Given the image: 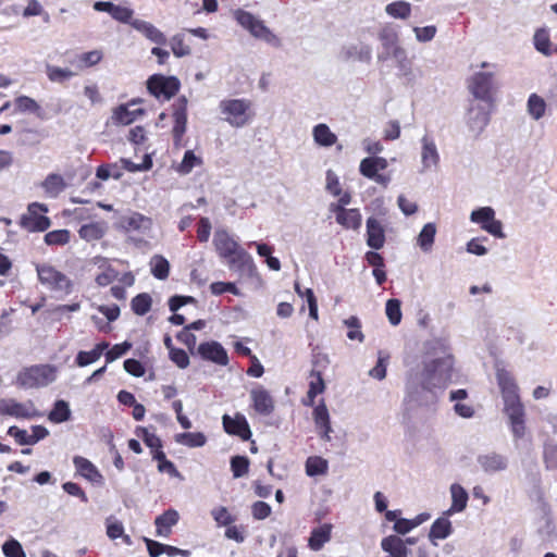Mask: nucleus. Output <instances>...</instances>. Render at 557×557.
Instances as JSON below:
<instances>
[{"label":"nucleus","instance_id":"f257e3e1","mask_svg":"<svg viewBox=\"0 0 557 557\" xmlns=\"http://www.w3.org/2000/svg\"><path fill=\"white\" fill-rule=\"evenodd\" d=\"M496 379L504 399V410L509 418V424L515 438L525 435V412L520 400L519 387L515 377L505 369H498Z\"/></svg>","mask_w":557,"mask_h":557},{"label":"nucleus","instance_id":"f03ea898","mask_svg":"<svg viewBox=\"0 0 557 557\" xmlns=\"http://www.w3.org/2000/svg\"><path fill=\"white\" fill-rule=\"evenodd\" d=\"M454 357L445 354L442 357L425 361L422 371L421 386L428 392L435 388H446L451 382Z\"/></svg>","mask_w":557,"mask_h":557},{"label":"nucleus","instance_id":"7ed1b4c3","mask_svg":"<svg viewBox=\"0 0 557 557\" xmlns=\"http://www.w3.org/2000/svg\"><path fill=\"white\" fill-rule=\"evenodd\" d=\"M39 283L58 297H64L73 292V281L62 271L50 263L36 265Z\"/></svg>","mask_w":557,"mask_h":557},{"label":"nucleus","instance_id":"20e7f679","mask_svg":"<svg viewBox=\"0 0 557 557\" xmlns=\"http://www.w3.org/2000/svg\"><path fill=\"white\" fill-rule=\"evenodd\" d=\"M220 109L225 115V121L236 128L247 125L255 116L252 102L248 99L222 100L220 102Z\"/></svg>","mask_w":557,"mask_h":557},{"label":"nucleus","instance_id":"39448f33","mask_svg":"<svg viewBox=\"0 0 557 557\" xmlns=\"http://www.w3.org/2000/svg\"><path fill=\"white\" fill-rule=\"evenodd\" d=\"M48 206L41 202H30L26 212L18 219V226L28 233H44L51 226V220L47 215Z\"/></svg>","mask_w":557,"mask_h":557},{"label":"nucleus","instance_id":"423d86ee","mask_svg":"<svg viewBox=\"0 0 557 557\" xmlns=\"http://www.w3.org/2000/svg\"><path fill=\"white\" fill-rule=\"evenodd\" d=\"M234 18L246 30L257 39L263 40L272 46H278V37L265 26L264 22L256 17L252 13L243 9H237L234 12Z\"/></svg>","mask_w":557,"mask_h":557},{"label":"nucleus","instance_id":"0eeeda50","mask_svg":"<svg viewBox=\"0 0 557 557\" xmlns=\"http://www.w3.org/2000/svg\"><path fill=\"white\" fill-rule=\"evenodd\" d=\"M146 87L156 99L168 101L180 91L181 82L176 76L152 74L148 77Z\"/></svg>","mask_w":557,"mask_h":557},{"label":"nucleus","instance_id":"6e6552de","mask_svg":"<svg viewBox=\"0 0 557 557\" xmlns=\"http://www.w3.org/2000/svg\"><path fill=\"white\" fill-rule=\"evenodd\" d=\"M470 220L476 223L481 228L497 238H504L503 224L495 219V211L492 207H481L473 210Z\"/></svg>","mask_w":557,"mask_h":557},{"label":"nucleus","instance_id":"1a4fd4ad","mask_svg":"<svg viewBox=\"0 0 557 557\" xmlns=\"http://www.w3.org/2000/svg\"><path fill=\"white\" fill-rule=\"evenodd\" d=\"M0 416L32 419L39 416V413L32 400L20 403L14 398H2L0 399Z\"/></svg>","mask_w":557,"mask_h":557},{"label":"nucleus","instance_id":"9d476101","mask_svg":"<svg viewBox=\"0 0 557 557\" xmlns=\"http://www.w3.org/2000/svg\"><path fill=\"white\" fill-rule=\"evenodd\" d=\"M388 163L385 158L382 157H368L361 160L359 165V172L361 175L369 180H373L382 186H387L389 177L380 174L379 171H383L387 168Z\"/></svg>","mask_w":557,"mask_h":557},{"label":"nucleus","instance_id":"9b49d317","mask_svg":"<svg viewBox=\"0 0 557 557\" xmlns=\"http://www.w3.org/2000/svg\"><path fill=\"white\" fill-rule=\"evenodd\" d=\"M173 141L175 147H182L183 136L187 126V99L182 96L173 106Z\"/></svg>","mask_w":557,"mask_h":557},{"label":"nucleus","instance_id":"f8f14e48","mask_svg":"<svg viewBox=\"0 0 557 557\" xmlns=\"http://www.w3.org/2000/svg\"><path fill=\"white\" fill-rule=\"evenodd\" d=\"M471 94L485 102L493 101V74L479 72L475 73L469 84Z\"/></svg>","mask_w":557,"mask_h":557},{"label":"nucleus","instance_id":"ddd939ff","mask_svg":"<svg viewBox=\"0 0 557 557\" xmlns=\"http://www.w3.org/2000/svg\"><path fill=\"white\" fill-rule=\"evenodd\" d=\"M197 352L203 360L223 367L228 364L227 351L219 342L210 341L201 343L197 348Z\"/></svg>","mask_w":557,"mask_h":557},{"label":"nucleus","instance_id":"4468645a","mask_svg":"<svg viewBox=\"0 0 557 557\" xmlns=\"http://www.w3.org/2000/svg\"><path fill=\"white\" fill-rule=\"evenodd\" d=\"M51 369L46 366H35L18 374V382L26 387H38L48 384Z\"/></svg>","mask_w":557,"mask_h":557},{"label":"nucleus","instance_id":"2eb2a0df","mask_svg":"<svg viewBox=\"0 0 557 557\" xmlns=\"http://www.w3.org/2000/svg\"><path fill=\"white\" fill-rule=\"evenodd\" d=\"M224 431L230 435H235L243 441H248L251 437L250 426L242 413H236L235 417L224 414L222 417Z\"/></svg>","mask_w":557,"mask_h":557},{"label":"nucleus","instance_id":"dca6fc26","mask_svg":"<svg viewBox=\"0 0 557 557\" xmlns=\"http://www.w3.org/2000/svg\"><path fill=\"white\" fill-rule=\"evenodd\" d=\"M319 362V359L313 362L314 367L309 374V388L306 398L302 400V404L307 407H312L317 396L324 393L326 388L322 371L315 368Z\"/></svg>","mask_w":557,"mask_h":557},{"label":"nucleus","instance_id":"f3484780","mask_svg":"<svg viewBox=\"0 0 557 557\" xmlns=\"http://www.w3.org/2000/svg\"><path fill=\"white\" fill-rule=\"evenodd\" d=\"M331 211L335 214L336 222L346 230H359L362 223V216L359 209H346L342 206H331Z\"/></svg>","mask_w":557,"mask_h":557},{"label":"nucleus","instance_id":"a211bd4d","mask_svg":"<svg viewBox=\"0 0 557 557\" xmlns=\"http://www.w3.org/2000/svg\"><path fill=\"white\" fill-rule=\"evenodd\" d=\"M228 268L240 273H252L256 269L252 257L239 246L234 255L222 258Z\"/></svg>","mask_w":557,"mask_h":557},{"label":"nucleus","instance_id":"6ab92c4d","mask_svg":"<svg viewBox=\"0 0 557 557\" xmlns=\"http://www.w3.org/2000/svg\"><path fill=\"white\" fill-rule=\"evenodd\" d=\"M250 398L256 412L261 416H269L274 410V400L271 394L263 387L257 386L251 389Z\"/></svg>","mask_w":557,"mask_h":557},{"label":"nucleus","instance_id":"aec40b11","mask_svg":"<svg viewBox=\"0 0 557 557\" xmlns=\"http://www.w3.org/2000/svg\"><path fill=\"white\" fill-rule=\"evenodd\" d=\"M367 245L375 250L381 249L385 244V230L382 223L375 218L367 220Z\"/></svg>","mask_w":557,"mask_h":557},{"label":"nucleus","instance_id":"412c9836","mask_svg":"<svg viewBox=\"0 0 557 557\" xmlns=\"http://www.w3.org/2000/svg\"><path fill=\"white\" fill-rule=\"evenodd\" d=\"M213 245L221 259L234 255L240 246L226 231H218L214 234Z\"/></svg>","mask_w":557,"mask_h":557},{"label":"nucleus","instance_id":"4be33fe9","mask_svg":"<svg viewBox=\"0 0 557 557\" xmlns=\"http://www.w3.org/2000/svg\"><path fill=\"white\" fill-rule=\"evenodd\" d=\"M131 26L141 33L151 42L157 45L166 44L165 35L150 22L135 18L131 22Z\"/></svg>","mask_w":557,"mask_h":557},{"label":"nucleus","instance_id":"5701e85b","mask_svg":"<svg viewBox=\"0 0 557 557\" xmlns=\"http://www.w3.org/2000/svg\"><path fill=\"white\" fill-rule=\"evenodd\" d=\"M73 463L75 466L77 474L85 478L86 480L92 483H101L102 475L97 469V467L87 458L83 456H75L73 458Z\"/></svg>","mask_w":557,"mask_h":557},{"label":"nucleus","instance_id":"b1692460","mask_svg":"<svg viewBox=\"0 0 557 557\" xmlns=\"http://www.w3.org/2000/svg\"><path fill=\"white\" fill-rule=\"evenodd\" d=\"M333 524L323 523L313 528L308 539V547L311 550L319 552L332 537Z\"/></svg>","mask_w":557,"mask_h":557},{"label":"nucleus","instance_id":"393cba45","mask_svg":"<svg viewBox=\"0 0 557 557\" xmlns=\"http://www.w3.org/2000/svg\"><path fill=\"white\" fill-rule=\"evenodd\" d=\"M180 516L175 509H168L162 515L158 516L154 520L156 535L157 536H170L172 527L178 522Z\"/></svg>","mask_w":557,"mask_h":557},{"label":"nucleus","instance_id":"a878e982","mask_svg":"<svg viewBox=\"0 0 557 557\" xmlns=\"http://www.w3.org/2000/svg\"><path fill=\"white\" fill-rule=\"evenodd\" d=\"M381 547L387 553L386 557H408L409 549L405 545V541L397 535L384 537Z\"/></svg>","mask_w":557,"mask_h":557},{"label":"nucleus","instance_id":"bb28decb","mask_svg":"<svg viewBox=\"0 0 557 557\" xmlns=\"http://www.w3.org/2000/svg\"><path fill=\"white\" fill-rule=\"evenodd\" d=\"M478 462L487 473L503 471L507 468V459L497 453H490L478 457Z\"/></svg>","mask_w":557,"mask_h":557},{"label":"nucleus","instance_id":"cd10ccee","mask_svg":"<svg viewBox=\"0 0 557 557\" xmlns=\"http://www.w3.org/2000/svg\"><path fill=\"white\" fill-rule=\"evenodd\" d=\"M108 226L104 221L91 222L83 224L78 230V235L86 242L101 239L107 233Z\"/></svg>","mask_w":557,"mask_h":557},{"label":"nucleus","instance_id":"c85d7f7f","mask_svg":"<svg viewBox=\"0 0 557 557\" xmlns=\"http://www.w3.org/2000/svg\"><path fill=\"white\" fill-rule=\"evenodd\" d=\"M450 494H451V506L445 512V515H447V516L463 511L467 507L468 499H469L467 491L458 483L451 484Z\"/></svg>","mask_w":557,"mask_h":557},{"label":"nucleus","instance_id":"c756f323","mask_svg":"<svg viewBox=\"0 0 557 557\" xmlns=\"http://www.w3.org/2000/svg\"><path fill=\"white\" fill-rule=\"evenodd\" d=\"M109 348V343L101 342L97 344L90 351H79L76 355L75 362L78 367H86L97 361L103 351Z\"/></svg>","mask_w":557,"mask_h":557},{"label":"nucleus","instance_id":"7c9ffc66","mask_svg":"<svg viewBox=\"0 0 557 557\" xmlns=\"http://www.w3.org/2000/svg\"><path fill=\"white\" fill-rule=\"evenodd\" d=\"M313 420L317 428L329 438L331 432L330 414L323 400L314 407Z\"/></svg>","mask_w":557,"mask_h":557},{"label":"nucleus","instance_id":"2f4dec72","mask_svg":"<svg viewBox=\"0 0 557 557\" xmlns=\"http://www.w3.org/2000/svg\"><path fill=\"white\" fill-rule=\"evenodd\" d=\"M312 135L314 141L322 147H331L337 141V136L324 123L315 125Z\"/></svg>","mask_w":557,"mask_h":557},{"label":"nucleus","instance_id":"473e14b6","mask_svg":"<svg viewBox=\"0 0 557 557\" xmlns=\"http://www.w3.org/2000/svg\"><path fill=\"white\" fill-rule=\"evenodd\" d=\"M453 532L451 522L446 517L437 518L431 525L429 537L430 540H444Z\"/></svg>","mask_w":557,"mask_h":557},{"label":"nucleus","instance_id":"72a5a7b5","mask_svg":"<svg viewBox=\"0 0 557 557\" xmlns=\"http://www.w3.org/2000/svg\"><path fill=\"white\" fill-rule=\"evenodd\" d=\"M41 187L48 196L57 197L65 189L66 184L60 174L51 173L41 183Z\"/></svg>","mask_w":557,"mask_h":557},{"label":"nucleus","instance_id":"f704fd0d","mask_svg":"<svg viewBox=\"0 0 557 557\" xmlns=\"http://www.w3.org/2000/svg\"><path fill=\"white\" fill-rule=\"evenodd\" d=\"M141 114H144L143 109L129 110L127 106L121 104L113 111L112 117L116 124L128 125Z\"/></svg>","mask_w":557,"mask_h":557},{"label":"nucleus","instance_id":"c9c22d12","mask_svg":"<svg viewBox=\"0 0 557 557\" xmlns=\"http://www.w3.org/2000/svg\"><path fill=\"white\" fill-rule=\"evenodd\" d=\"M436 235V225L434 223H426L418 235L417 244L424 251H431Z\"/></svg>","mask_w":557,"mask_h":557},{"label":"nucleus","instance_id":"e433bc0d","mask_svg":"<svg viewBox=\"0 0 557 557\" xmlns=\"http://www.w3.org/2000/svg\"><path fill=\"white\" fill-rule=\"evenodd\" d=\"M379 39L382 42L383 48L389 53L399 48L398 34L392 26H384L379 33Z\"/></svg>","mask_w":557,"mask_h":557},{"label":"nucleus","instance_id":"4c0bfd02","mask_svg":"<svg viewBox=\"0 0 557 557\" xmlns=\"http://www.w3.org/2000/svg\"><path fill=\"white\" fill-rule=\"evenodd\" d=\"M327 470V460L320 456H311L306 460V473L309 476L326 474Z\"/></svg>","mask_w":557,"mask_h":557},{"label":"nucleus","instance_id":"58836bf2","mask_svg":"<svg viewBox=\"0 0 557 557\" xmlns=\"http://www.w3.org/2000/svg\"><path fill=\"white\" fill-rule=\"evenodd\" d=\"M71 418V410L65 400H57L48 414V419L53 423H62Z\"/></svg>","mask_w":557,"mask_h":557},{"label":"nucleus","instance_id":"ea45409f","mask_svg":"<svg viewBox=\"0 0 557 557\" xmlns=\"http://www.w3.org/2000/svg\"><path fill=\"white\" fill-rule=\"evenodd\" d=\"M71 240V232L69 230H54L47 232L44 242L48 246H65Z\"/></svg>","mask_w":557,"mask_h":557},{"label":"nucleus","instance_id":"a19ab883","mask_svg":"<svg viewBox=\"0 0 557 557\" xmlns=\"http://www.w3.org/2000/svg\"><path fill=\"white\" fill-rule=\"evenodd\" d=\"M152 306V298L148 293H140L136 295L131 301V308L137 315H145L148 313Z\"/></svg>","mask_w":557,"mask_h":557},{"label":"nucleus","instance_id":"79ce46f5","mask_svg":"<svg viewBox=\"0 0 557 557\" xmlns=\"http://www.w3.org/2000/svg\"><path fill=\"white\" fill-rule=\"evenodd\" d=\"M386 13L394 18L406 20L411 14V4L406 1H394L386 5Z\"/></svg>","mask_w":557,"mask_h":557},{"label":"nucleus","instance_id":"37998d69","mask_svg":"<svg viewBox=\"0 0 557 557\" xmlns=\"http://www.w3.org/2000/svg\"><path fill=\"white\" fill-rule=\"evenodd\" d=\"M200 165H202V159L196 156L193 150H187L184 153L182 162L176 168V171L182 175H186L189 174L195 166Z\"/></svg>","mask_w":557,"mask_h":557},{"label":"nucleus","instance_id":"c03bdc74","mask_svg":"<svg viewBox=\"0 0 557 557\" xmlns=\"http://www.w3.org/2000/svg\"><path fill=\"white\" fill-rule=\"evenodd\" d=\"M176 442L188 447H201L207 438L201 432H185L176 435Z\"/></svg>","mask_w":557,"mask_h":557},{"label":"nucleus","instance_id":"a18cd8bd","mask_svg":"<svg viewBox=\"0 0 557 557\" xmlns=\"http://www.w3.org/2000/svg\"><path fill=\"white\" fill-rule=\"evenodd\" d=\"M151 273L158 280H165L170 274L169 261L160 255H157L151 260Z\"/></svg>","mask_w":557,"mask_h":557},{"label":"nucleus","instance_id":"49530a36","mask_svg":"<svg viewBox=\"0 0 557 557\" xmlns=\"http://www.w3.org/2000/svg\"><path fill=\"white\" fill-rule=\"evenodd\" d=\"M15 109L17 112H29L40 115L41 108L37 101L28 96H18L14 100Z\"/></svg>","mask_w":557,"mask_h":557},{"label":"nucleus","instance_id":"de8ad7c7","mask_svg":"<svg viewBox=\"0 0 557 557\" xmlns=\"http://www.w3.org/2000/svg\"><path fill=\"white\" fill-rule=\"evenodd\" d=\"M152 458L158 461V470L160 472H165L172 476L180 475L175 465L166 458L163 450H153Z\"/></svg>","mask_w":557,"mask_h":557},{"label":"nucleus","instance_id":"09e8293b","mask_svg":"<svg viewBox=\"0 0 557 557\" xmlns=\"http://www.w3.org/2000/svg\"><path fill=\"white\" fill-rule=\"evenodd\" d=\"M371 52V48L368 45L351 46L345 51V58L347 60L351 59L361 62H370Z\"/></svg>","mask_w":557,"mask_h":557},{"label":"nucleus","instance_id":"8fccbe9b","mask_svg":"<svg viewBox=\"0 0 557 557\" xmlns=\"http://www.w3.org/2000/svg\"><path fill=\"white\" fill-rule=\"evenodd\" d=\"M400 306L401 302L397 298H392L386 301L385 312L389 323L394 326L401 322L403 313Z\"/></svg>","mask_w":557,"mask_h":557},{"label":"nucleus","instance_id":"3c124183","mask_svg":"<svg viewBox=\"0 0 557 557\" xmlns=\"http://www.w3.org/2000/svg\"><path fill=\"white\" fill-rule=\"evenodd\" d=\"M135 433L149 448H151V453L153 450H162V441L154 433H150L147 428L137 426Z\"/></svg>","mask_w":557,"mask_h":557},{"label":"nucleus","instance_id":"603ef678","mask_svg":"<svg viewBox=\"0 0 557 557\" xmlns=\"http://www.w3.org/2000/svg\"><path fill=\"white\" fill-rule=\"evenodd\" d=\"M534 46L535 49L545 55H550V38L549 33L545 28H540L534 34Z\"/></svg>","mask_w":557,"mask_h":557},{"label":"nucleus","instance_id":"864d4df0","mask_svg":"<svg viewBox=\"0 0 557 557\" xmlns=\"http://www.w3.org/2000/svg\"><path fill=\"white\" fill-rule=\"evenodd\" d=\"M344 324L349 329L347 332V337L350 341H357L359 343L364 341V335L361 332V322L358 317H349L348 319L344 320Z\"/></svg>","mask_w":557,"mask_h":557},{"label":"nucleus","instance_id":"5fc2aeb1","mask_svg":"<svg viewBox=\"0 0 557 557\" xmlns=\"http://www.w3.org/2000/svg\"><path fill=\"white\" fill-rule=\"evenodd\" d=\"M546 103L542 97L532 94L528 99V111L535 120L541 119L545 114Z\"/></svg>","mask_w":557,"mask_h":557},{"label":"nucleus","instance_id":"6e6d98bb","mask_svg":"<svg viewBox=\"0 0 557 557\" xmlns=\"http://www.w3.org/2000/svg\"><path fill=\"white\" fill-rule=\"evenodd\" d=\"M170 46L176 58L189 55L191 52L189 45L186 44L185 37L182 34L174 35L170 40Z\"/></svg>","mask_w":557,"mask_h":557},{"label":"nucleus","instance_id":"4d7b16f0","mask_svg":"<svg viewBox=\"0 0 557 557\" xmlns=\"http://www.w3.org/2000/svg\"><path fill=\"white\" fill-rule=\"evenodd\" d=\"M211 516L218 527H227L235 522L236 517L233 516L224 506L215 507L211 510Z\"/></svg>","mask_w":557,"mask_h":557},{"label":"nucleus","instance_id":"13d9d810","mask_svg":"<svg viewBox=\"0 0 557 557\" xmlns=\"http://www.w3.org/2000/svg\"><path fill=\"white\" fill-rule=\"evenodd\" d=\"M145 222H149V219L139 212H133L131 215L123 216L121 224L126 231H138L143 227Z\"/></svg>","mask_w":557,"mask_h":557},{"label":"nucleus","instance_id":"bf43d9fd","mask_svg":"<svg viewBox=\"0 0 557 557\" xmlns=\"http://www.w3.org/2000/svg\"><path fill=\"white\" fill-rule=\"evenodd\" d=\"M103 59V53L101 50H91L87 52H83L77 57V60L79 62V67H91L97 64H99Z\"/></svg>","mask_w":557,"mask_h":557},{"label":"nucleus","instance_id":"052dcab7","mask_svg":"<svg viewBox=\"0 0 557 557\" xmlns=\"http://www.w3.org/2000/svg\"><path fill=\"white\" fill-rule=\"evenodd\" d=\"M231 470L234 478H242L249 471V459L246 456H234L231 459Z\"/></svg>","mask_w":557,"mask_h":557},{"label":"nucleus","instance_id":"680f3d73","mask_svg":"<svg viewBox=\"0 0 557 557\" xmlns=\"http://www.w3.org/2000/svg\"><path fill=\"white\" fill-rule=\"evenodd\" d=\"M422 162L424 166L435 165L438 162V153L433 143L424 140L422 148Z\"/></svg>","mask_w":557,"mask_h":557},{"label":"nucleus","instance_id":"e2e57ef3","mask_svg":"<svg viewBox=\"0 0 557 557\" xmlns=\"http://www.w3.org/2000/svg\"><path fill=\"white\" fill-rule=\"evenodd\" d=\"M74 73L67 69H62L54 65L47 66V76L51 82L63 83L71 78Z\"/></svg>","mask_w":557,"mask_h":557},{"label":"nucleus","instance_id":"0e129e2a","mask_svg":"<svg viewBox=\"0 0 557 557\" xmlns=\"http://www.w3.org/2000/svg\"><path fill=\"white\" fill-rule=\"evenodd\" d=\"M133 14L134 11L132 9L119 4H113L110 15L117 22L131 24L133 21Z\"/></svg>","mask_w":557,"mask_h":557},{"label":"nucleus","instance_id":"69168bd1","mask_svg":"<svg viewBox=\"0 0 557 557\" xmlns=\"http://www.w3.org/2000/svg\"><path fill=\"white\" fill-rule=\"evenodd\" d=\"M5 557H26L21 543L14 539L7 541L2 546Z\"/></svg>","mask_w":557,"mask_h":557},{"label":"nucleus","instance_id":"338daca9","mask_svg":"<svg viewBox=\"0 0 557 557\" xmlns=\"http://www.w3.org/2000/svg\"><path fill=\"white\" fill-rule=\"evenodd\" d=\"M132 348V344L128 342H124L121 344L114 345L111 349L106 352V361L107 363L113 362L115 359L125 355Z\"/></svg>","mask_w":557,"mask_h":557},{"label":"nucleus","instance_id":"774afa93","mask_svg":"<svg viewBox=\"0 0 557 557\" xmlns=\"http://www.w3.org/2000/svg\"><path fill=\"white\" fill-rule=\"evenodd\" d=\"M210 290L213 295H222L224 293L239 295L237 286L235 285V283L232 282H213L210 285Z\"/></svg>","mask_w":557,"mask_h":557}]
</instances>
